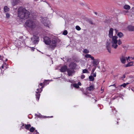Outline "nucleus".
I'll return each mask as SVG.
<instances>
[{"mask_svg": "<svg viewBox=\"0 0 134 134\" xmlns=\"http://www.w3.org/2000/svg\"><path fill=\"white\" fill-rule=\"evenodd\" d=\"M113 29L111 28L109 31L108 35L110 37L112 38L111 41L112 47L113 48L116 49L118 47V44L120 45L122 44V42L120 39L118 40V37L117 36H113Z\"/></svg>", "mask_w": 134, "mask_h": 134, "instance_id": "f257e3e1", "label": "nucleus"}, {"mask_svg": "<svg viewBox=\"0 0 134 134\" xmlns=\"http://www.w3.org/2000/svg\"><path fill=\"white\" fill-rule=\"evenodd\" d=\"M18 16L21 19L25 20L30 16L29 11L22 7L18 8Z\"/></svg>", "mask_w": 134, "mask_h": 134, "instance_id": "f03ea898", "label": "nucleus"}, {"mask_svg": "<svg viewBox=\"0 0 134 134\" xmlns=\"http://www.w3.org/2000/svg\"><path fill=\"white\" fill-rule=\"evenodd\" d=\"M25 24L30 29L33 30L37 28L39 25V23L36 20L30 19L26 21Z\"/></svg>", "mask_w": 134, "mask_h": 134, "instance_id": "7ed1b4c3", "label": "nucleus"}, {"mask_svg": "<svg viewBox=\"0 0 134 134\" xmlns=\"http://www.w3.org/2000/svg\"><path fill=\"white\" fill-rule=\"evenodd\" d=\"M57 40V39H53L48 44L49 45V48L51 50H53L56 46Z\"/></svg>", "mask_w": 134, "mask_h": 134, "instance_id": "20e7f679", "label": "nucleus"}, {"mask_svg": "<svg viewBox=\"0 0 134 134\" xmlns=\"http://www.w3.org/2000/svg\"><path fill=\"white\" fill-rule=\"evenodd\" d=\"M40 20L44 25L46 26L49 27L50 24V22L46 18L41 17Z\"/></svg>", "mask_w": 134, "mask_h": 134, "instance_id": "39448f33", "label": "nucleus"}, {"mask_svg": "<svg viewBox=\"0 0 134 134\" xmlns=\"http://www.w3.org/2000/svg\"><path fill=\"white\" fill-rule=\"evenodd\" d=\"M31 39V41L34 44H37L39 41V37L37 36H34Z\"/></svg>", "mask_w": 134, "mask_h": 134, "instance_id": "423d86ee", "label": "nucleus"}, {"mask_svg": "<svg viewBox=\"0 0 134 134\" xmlns=\"http://www.w3.org/2000/svg\"><path fill=\"white\" fill-rule=\"evenodd\" d=\"M44 87V86H42L41 88L40 89L39 91H38V92H36V93L37 94L36 95V98L37 99V100L38 101V100L39 99L40 97V94H38V93H40L42 91V88Z\"/></svg>", "mask_w": 134, "mask_h": 134, "instance_id": "0eeeda50", "label": "nucleus"}, {"mask_svg": "<svg viewBox=\"0 0 134 134\" xmlns=\"http://www.w3.org/2000/svg\"><path fill=\"white\" fill-rule=\"evenodd\" d=\"M111 45H112V43H111ZM106 48L108 50V52L109 53H111V48L110 47H111L113 48L111 45L110 43V41H108L107 42L106 44Z\"/></svg>", "mask_w": 134, "mask_h": 134, "instance_id": "6e6552de", "label": "nucleus"}, {"mask_svg": "<svg viewBox=\"0 0 134 134\" xmlns=\"http://www.w3.org/2000/svg\"><path fill=\"white\" fill-rule=\"evenodd\" d=\"M67 71L69 76H72L75 72L74 70L72 69H69L67 70Z\"/></svg>", "mask_w": 134, "mask_h": 134, "instance_id": "1a4fd4ad", "label": "nucleus"}, {"mask_svg": "<svg viewBox=\"0 0 134 134\" xmlns=\"http://www.w3.org/2000/svg\"><path fill=\"white\" fill-rule=\"evenodd\" d=\"M44 41L45 43L47 45L49 44L51 41L50 39L47 37H45L44 38Z\"/></svg>", "mask_w": 134, "mask_h": 134, "instance_id": "9d476101", "label": "nucleus"}, {"mask_svg": "<svg viewBox=\"0 0 134 134\" xmlns=\"http://www.w3.org/2000/svg\"><path fill=\"white\" fill-rule=\"evenodd\" d=\"M126 58H127L125 57L123 55L120 57V59L121 62L123 64H125L126 63Z\"/></svg>", "mask_w": 134, "mask_h": 134, "instance_id": "9b49d317", "label": "nucleus"}, {"mask_svg": "<svg viewBox=\"0 0 134 134\" xmlns=\"http://www.w3.org/2000/svg\"><path fill=\"white\" fill-rule=\"evenodd\" d=\"M93 60V61L92 63L93 65L94 66H96L99 63V60L98 59H92Z\"/></svg>", "mask_w": 134, "mask_h": 134, "instance_id": "f8f14e48", "label": "nucleus"}, {"mask_svg": "<svg viewBox=\"0 0 134 134\" xmlns=\"http://www.w3.org/2000/svg\"><path fill=\"white\" fill-rule=\"evenodd\" d=\"M76 66V65L75 63H71L69 65V67L70 69H73L75 68Z\"/></svg>", "mask_w": 134, "mask_h": 134, "instance_id": "ddd939ff", "label": "nucleus"}, {"mask_svg": "<svg viewBox=\"0 0 134 134\" xmlns=\"http://www.w3.org/2000/svg\"><path fill=\"white\" fill-rule=\"evenodd\" d=\"M67 67L66 66H64L62 67L60 71L61 72H64L66 71L67 70Z\"/></svg>", "mask_w": 134, "mask_h": 134, "instance_id": "4468645a", "label": "nucleus"}, {"mask_svg": "<svg viewBox=\"0 0 134 134\" xmlns=\"http://www.w3.org/2000/svg\"><path fill=\"white\" fill-rule=\"evenodd\" d=\"M20 2L19 0H13V2H12V4L13 6L16 5Z\"/></svg>", "mask_w": 134, "mask_h": 134, "instance_id": "2eb2a0df", "label": "nucleus"}, {"mask_svg": "<svg viewBox=\"0 0 134 134\" xmlns=\"http://www.w3.org/2000/svg\"><path fill=\"white\" fill-rule=\"evenodd\" d=\"M128 30L130 31H134V26H129L127 27Z\"/></svg>", "mask_w": 134, "mask_h": 134, "instance_id": "dca6fc26", "label": "nucleus"}, {"mask_svg": "<svg viewBox=\"0 0 134 134\" xmlns=\"http://www.w3.org/2000/svg\"><path fill=\"white\" fill-rule=\"evenodd\" d=\"M85 57L87 58H90L91 59H94V58L91 55L88 54H87L85 55Z\"/></svg>", "mask_w": 134, "mask_h": 134, "instance_id": "f3484780", "label": "nucleus"}, {"mask_svg": "<svg viewBox=\"0 0 134 134\" xmlns=\"http://www.w3.org/2000/svg\"><path fill=\"white\" fill-rule=\"evenodd\" d=\"M10 10L9 8L7 6H5L4 8V10L5 12H8Z\"/></svg>", "mask_w": 134, "mask_h": 134, "instance_id": "a211bd4d", "label": "nucleus"}, {"mask_svg": "<svg viewBox=\"0 0 134 134\" xmlns=\"http://www.w3.org/2000/svg\"><path fill=\"white\" fill-rule=\"evenodd\" d=\"M94 89V86H91L90 87L87 88L88 90L91 91L93 90Z\"/></svg>", "mask_w": 134, "mask_h": 134, "instance_id": "6ab92c4d", "label": "nucleus"}, {"mask_svg": "<svg viewBox=\"0 0 134 134\" xmlns=\"http://www.w3.org/2000/svg\"><path fill=\"white\" fill-rule=\"evenodd\" d=\"M129 84V83H124L122 84L119 86L118 87L120 88H121V87H125L126 86Z\"/></svg>", "mask_w": 134, "mask_h": 134, "instance_id": "aec40b11", "label": "nucleus"}, {"mask_svg": "<svg viewBox=\"0 0 134 134\" xmlns=\"http://www.w3.org/2000/svg\"><path fill=\"white\" fill-rule=\"evenodd\" d=\"M134 59V57H128L127 58H126V60L127 62H128L129 61H130L131 60H132Z\"/></svg>", "mask_w": 134, "mask_h": 134, "instance_id": "412c9836", "label": "nucleus"}, {"mask_svg": "<svg viewBox=\"0 0 134 134\" xmlns=\"http://www.w3.org/2000/svg\"><path fill=\"white\" fill-rule=\"evenodd\" d=\"M31 127V125L30 124L25 125H24V127L27 130H29V128Z\"/></svg>", "mask_w": 134, "mask_h": 134, "instance_id": "4be33fe9", "label": "nucleus"}, {"mask_svg": "<svg viewBox=\"0 0 134 134\" xmlns=\"http://www.w3.org/2000/svg\"><path fill=\"white\" fill-rule=\"evenodd\" d=\"M133 62H129L126 65V67L130 66L133 65Z\"/></svg>", "mask_w": 134, "mask_h": 134, "instance_id": "5701e85b", "label": "nucleus"}, {"mask_svg": "<svg viewBox=\"0 0 134 134\" xmlns=\"http://www.w3.org/2000/svg\"><path fill=\"white\" fill-rule=\"evenodd\" d=\"M124 8L126 10H129L130 8V7L128 5H125L124 6Z\"/></svg>", "mask_w": 134, "mask_h": 134, "instance_id": "b1692460", "label": "nucleus"}, {"mask_svg": "<svg viewBox=\"0 0 134 134\" xmlns=\"http://www.w3.org/2000/svg\"><path fill=\"white\" fill-rule=\"evenodd\" d=\"M117 35L120 38H121L123 36V34L121 32L119 33Z\"/></svg>", "mask_w": 134, "mask_h": 134, "instance_id": "393cba45", "label": "nucleus"}, {"mask_svg": "<svg viewBox=\"0 0 134 134\" xmlns=\"http://www.w3.org/2000/svg\"><path fill=\"white\" fill-rule=\"evenodd\" d=\"M89 78L90 81H92L94 80V78L92 76H89Z\"/></svg>", "mask_w": 134, "mask_h": 134, "instance_id": "a878e982", "label": "nucleus"}, {"mask_svg": "<svg viewBox=\"0 0 134 134\" xmlns=\"http://www.w3.org/2000/svg\"><path fill=\"white\" fill-rule=\"evenodd\" d=\"M82 73H88L89 72L86 69H85L83 70Z\"/></svg>", "mask_w": 134, "mask_h": 134, "instance_id": "bb28decb", "label": "nucleus"}, {"mask_svg": "<svg viewBox=\"0 0 134 134\" xmlns=\"http://www.w3.org/2000/svg\"><path fill=\"white\" fill-rule=\"evenodd\" d=\"M20 130H21V129H23L24 128V125L23 123H21L20 125Z\"/></svg>", "mask_w": 134, "mask_h": 134, "instance_id": "cd10ccee", "label": "nucleus"}, {"mask_svg": "<svg viewBox=\"0 0 134 134\" xmlns=\"http://www.w3.org/2000/svg\"><path fill=\"white\" fill-rule=\"evenodd\" d=\"M76 29L78 31H80L81 30V28L79 26H76Z\"/></svg>", "mask_w": 134, "mask_h": 134, "instance_id": "c85d7f7f", "label": "nucleus"}, {"mask_svg": "<svg viewBox=\"0 0 134 134\" xmlns=\"http://www.w3.org/2000/svg\"><path fill=\"white\" fill-rule=\"evenodd\" d=\"M35 130V129L34 127H32L30 129V131L31 132H33Z\"/></svg>", "mask_w": 134, "mask_h": 134, "instance_id": "c756f323", "label": "nucleus"}, {"mask_svg": "<svg viewBox=\"0 0 134 134\" xmlns=\"http://www.w3.org/2000/svg\"><path fill=\"white\" fill-rule=\"evenodd\" d=\"M83 52L85 53H87L89 52V51L86 49H85L84 50Z\"/></svg>", "mask_w": 134, "mask_h": 134, "instance_id": "7c9ffc66", "label": "nucleus"}, {"mask_svg": "<svg viewBox=\"0 0 134 134\" xmlns=\"http://www.w3.org/2000/svg\"><path fill=\"white\" fill-rule=\"evenodd\" d=\"M73 86L74 87H75L76 88H78L79 87V86L77 84H76V83L74 84L73 85Z\"/></svg>", "mask_w": 134, "mask_h": 134, "instance_id": "2f4dec72", "label": "nucleus"}, {"mask_svg": "<svg viewBox=\"0 0 134 134\" xmlns=\"http://www.w3.org/2000/svg\"><path fill=\"white\" fill-rule=\"evenodd\" d=\"M68 34L67 31L66 30H64L63 32V34L64 35H66Z\"/></svg>", "mask_w": 134, "mask_h": 134, "instance_id": "473e14b6", "label": "nucleus"}, {"mask_svg": "<svg viewBox=\"0 0 134 134\" xmlns=\"http://www.w3.org/2000/svg\"><path fill=\"white\" fill-rule=\"evenodd\" d=\"M35 115L36 116H37L39 118H41L42 117V115L40 114H39L38 115L37 114H35Z\"/></svg>", "mask_w": 134, "mask_h": 134, "instance_id": "72a5a7b5", "label": "nucleus"}, {"mask_svg": "<svg viewBox=\"0 0 134 134\" xmlns=\"http://www.w3.org/2000/svg\"><path fill=\"white\" fill-rule=\"evenodd\" d=\"M6 18H9L10 16V14L8 13H6Z\"/></svg>", "mask_w": 134, "mask_h": 134, "instance_id": "f704fd0d", "label": "nucleus"}, {"mask_svg": "<svg viewBox=\"0 0 134 134\" xmlns=\"http://www.w3.org/2000/svg\"><path fill=\"white\" fill-rule=\"evenodd\" d=\"M92 74L93 77H96V73H92Z\"/></svg>", "mask_w": 134, "mask_h": 134, "instance_id": "c9c22d12", "label": "nucleus"}, {"mask_svg": "<svg viewBox=\"0 0 134 134\" xmlns=\"http://www.w3.org/2000/svg\"><path fill=\"white\" fill-rule=\"evenodd\" d=\"M85 77V75H81V78L82 79H84Z\"/></svg>", "mask_w": 134, "mask_h": 134, "instance_id": "e433bc0d", "label": "nucleus"}, {"mask_svg": "<svg viewBox=\"0 0 134 134\" xmlns=\"http://www.w3.org/2000/svg\"><path fill=\"white\" fill-rule=\"evenodd\" d=\"M34 133V134H38V133L36 130L35 131Z\"/></svg>", "mask_w": 134, "mask_h": 134, "instance_id": "4c0bfd02", "label": "nucleus"}, {"mask_svg": "<svg viewBox=\"0 0 134 134\" xmlns=\"http://www.w3.org/2000/svg\"><path fill=\"white\" fill-rule=\"evenodd\" d=\"M95 69H96V68L93 69L92 70V73H94V71H95Z\"/></svg>", "mask_w": 134, "mask_h": 134, "instance_id": "58836bf2", "label": "nucleus"}, {"mask_svg": "<svg viewBox=\"0 0 134 134\" xmlns=\"http://www.w3.org/2000/svg\"><path fill=\"white\" fill-rule=\"evenodd\" d=\"M78 85H81V84L80 82H79L78 83V84H77Z\"/></svg>", "mask_w": 134, "mask_h": 134, "instance_id": "ea45409f", "label": "nucleus"}, {"mask_svg": "<svg viewBox=\"0 0 134 134\" xmlns=\"http://www.w3.org/2000/svg\"><path fill=\"white\" fill-rule=\"evenodd\" d=\"M35 49V48H34L32 47V48L31 50H32V51H34V49Z\"/></svg>", "mask_w": 134, "mask_h": 134, "instance_id": "a19ab883", "label": "nucleus"}, {"mask_svg": "<svg viewBox=\"0 0 134 134\" xmlns=\"http://www.w3.org/2000/svg\"><path fill=\"white\" fill-rule=\"evenodd\" d=\"M125 77V75H124L122 76V78H124Z\"/></svg>", "mask_w": 134, "mask_h": 134, "instance_id": "79ce46f5", "label": "nucleus"}, {"mask_svg": "<svg viewBox=\"0 0 134 134\" xmlns=\"http://www.w3.org/2000/svg\"><path fill=\"white\" fill-rule=\"evenodd\" d=\"M42 85L43 84L42 83H40L39 84V85L41 86H42Z\"/></svg>", "mask_w": 134, "mask_h": 134, "instance_id": "37998d69", "label": "nucleus"}, {"mask_svg": "<svg viewBox=\"0 0 134 134\" xmlns=\"http://www.w3.org/2000/svg\"><path fill=\"white\" fill-rule=\"evenodd\" d=\"M114 86L115 87H115V84H114V85H110L109 86Z\"/></svg>", "mask_w": 134, "mask_h": 134, "instance_id": "c03bdc74", "label": "nucleus"}, {"mask_svg": "<svg viewBox=\"0 0 134 134\" xmlns=\"http://www.w3.org/2000/svg\"><path fill=\"white\" fill-rule=\"evenodd\" d=\"M94 14L96 15H97V13L96 12H94Z\"/></svg>", "mask_w": 134, "mask_h": 134, "instance_id": "a18cd8bd", "label": "nucleus"}, {"mask_svg": "<svg viewBox=\"0 0 134 134\" xmlns=\"http://www.w3.org/2000/svg\"><path fill=\"white\" fill-rule=\"evenodd\" d=\"M103 90H104V89H102V87L101 88V91H103Z\"/></svg>", "mask_w": 134, "mask_h": 134, "instance_id": "49530a36", "label": "nucleus"}, {"mask_svg": "<svg viewBox=\"0 0 134 134\" xmlns=\"http://www.w3.org/2000/svg\"><path fill=\"white\" fill-rule=\"evenodd\" d=\"M90 23L91 24H93L92 23V22H90Z\"/></svg>", "mask_w": 134, "mask_h": 134, "instance_id": "de8ad7c7", "label": "nucleus"}, {"mask_svg": "<svg viewBox=\"0 0 134 134\" xmlns=\"http://www.w3.org/2000/svg\"><path fill=\"white\" fill-rule=\"evenodd\" d=\"M2 68L3 69V68H4V67H3V65H2Z\"/></svg>", "mask_w": 134, "mask_h": 134, "instance_id": "09e8293b", "label": "nucleus"}, {"mask_svg": "<svg viewBox=\"0 0 134 134\" xmlns=\"http://www.w3.org/2000/svg\"><path fill=\"white\" fill-rule=\"evenodd\" d=\"M132 9H133V10H134V7L132 8Z\"/></svg>", "mask_w": 134, "mask_h": 134, "instance_id": "8fccbe9b", "label": "nucleus"}, {"mask_svg": "<svg viewBox=\"0 0 134 134\" xmlns=\"http://www.w3.org/2000/svg\"><path fill=\"white\" fill-rule=\"evenodd\" d=\"M7 59H5V61H7Z\"/></svg>", "mask_w": 134, "mask_h": 134, "instance_id": "3c124183", "label": "nucleus"}, {"mask_svg": "<svg viewBox=\"0 0 134 134\" xmlns=\"http://www.w3.org/2000/svg\"><path fill=\"white\" fill-rule=\"evenodd\" d=\"M45 81H47V80H45V81H44V83H45Z\"/></svg>", "mask_w": 134, "mask_h": 134, "instance_id": "603ef678", "label": "nucleus"}, {"mask_svg": "<svg viewBox=\"0 0 134 134\" xmlns=\"http://www.w3.org/2000/svg\"><path fill=\"white\" fill-rule=\"evenodd\" d=\"M38 90H39V89L38 88L37 89V91H38Z\"/></svg>", "mask_w": 134, "mask_h": 134, "instance_id": "864d4df0", "label": "nucleus"}, {"mask_svg": "<svg viewBox=\"0 0 134 134\" xmlns=\"http://www.w3.org/2000/svg\"><path fill=\"white\" fill-rule=\"evenodd\" d=\"M53 117V116H51V118H52V117Z\"/></svg>", "mask_w": 134, "mask_h": 134, "instance_id": "5fc2aeb1", "label": "nucleus"}, {"mask_svg": "<svg viewBox=\"0 0 134 134\" xmlns=\"http://www.w3.org/2000/svg\"><path fill=\"white\" fill-rule=\"evenodd\" d=\"M127 12H128V11H126V13H127Z\"/></svg>", "mask_w": 134, "mask_h": 134, "instance_id": "6e6d98bb", "label": "nucleus"}, {"mask_svg": "<svg viewBox=\"0 0 134 134\" xmlns=\"http://www.w3.org/2000/svg\"><path fill=\"white\" fill-rule=\"evenodd\" d=\"M115 31H116V29H115Z\"/></svg>", "mask_w": 134, "mask_h": 134, "instance_id": "4d7b16f0", "label": "nucleus"}]
</instances>
